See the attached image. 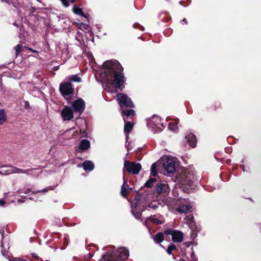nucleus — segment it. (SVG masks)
<instances>
[{
	"mask_svg": "<svg viewBox=\"0 0 261 261\" xmlns=\"http://www.w3.org/2000/svg\"><path fill=\"white\" fill-rule=\"evenodd\" d=\"M105 68L103 72V83L108 92H112L110 86H114L119 89L124 83V76L122 73V67L117 61H108L103 63Z\"/></svg>",
	"mask_w": 261,
	"mask_h": 261,
	"instance_id": "obj_1",
	"label": "nucleus"
},
{
	"mask_svg": "<svg viewBox=\"0 0 261 261\" xmlns=\"http://www.w3.org/2000/svg\"><path fill=\"white\" fill-rule=\"evenodd\" d=\"M129 256V252L125 248L121 247L114 250H109L103 254L100 261H124Z\"/></svg>",
	"mask_w": 261,
	"mask_h": 261,
	"instance_id": "obj_2",
	"label": "nucleus"
},
{
	"mask_svg": "<svg viewBox=\"0 0 261 261\" xmlns=\"http://www.w3.org/2000/svg\"><path fill=\"white\" fill-rule=\"evenodd\" d=\"M13 173H26L28 175H35L36 169L23 170L15 166L6 165H3L0 166V175H8Z\"/></svg>",
	"mask_w": 261,
	"mask_h": 261,
	"instance_id": "obj_3",
	"label": "nucleus"
},
{
	"mask_svg": "<svg viewBox=\"0 0 261 261\" xmlns=\"http://www.w3.org/2000/svg\"><path fill=\"white\" fill-rule=\"evenodd\" d=\"M193 178L194 173L193 171L186 169L178 177L177 180L182 186L192 189L194 187L193 181Z\"/></svg>",
	"mask_w": 261,
	"mask_h": 261,
	"instance_id": "obj_4",
	"label": "nucleus"
},
{
	"mask_svg": "<svg viewBox=\"0 0 261 261\" xmlns=\"http://www.w3.org/2000/svg\"><path fill=\"white\" fill-rule=\"evenodd\" d=\"M147 127L153 133H159L163 130L164 126L161 119L158 116H152L147 123Z\"/></svg>",
	"mask_w": 261,
	"mask_h": 261,
	"instance_id": "obj_5",
	"label": "nucleus"
},
{
	"mask_svg": "<svg viewBox=\"0 0 261 261\" xmlns=\"http://www.w3.org/2000/svg\"><path fill=\"white\" fill-rule=\"evenodd\" d=\"M60 91L64 97L69 102L74 92L72 84L68 82L61 83L60 85Z\"/></svg>",
	"mask_w": 261,
	"mask_h": 261,
	"instance_id": "obj_6",
	"label": "nucleus"
},
{
	"mask_svg": "<svg viewBox=\"0 0 261 261\" xmlns=\"http://www.w3.org/2000/svg\"><path fill=\"white\" fill-rule=\"evenodd\" d=\"M116 99L118 101L121 109L124 107L134 108V105L130 98L124 93H119L116 96Z\"/></svg>",
	"mask_w": 261,
	"mask_h": 261,
	"instance_id": "obj_7",
	"label": "nucleus"
},
{
	"mask_svg": "<svg viewBox=\"0 0 261 261\" xmlns=\"http://www.w3.org/2000/svg\"><path fill=\"white\" fill-rule=\"evenodd\" d=\"M176 163V158L169 156L166 158L163 166L167 172L171 173L175 171Z\"/></svg>",
	"mask_w": 261,
	"mask_h": 261,
	"instance_id": "obj_8",
	"label": "nucleus"
},
{
	"mask_svg": "<svg viewBox=\"0 0 261 261\" xmlns=\"http://www.w3.org/2000/svg\"><path fill=\"white\" fill-rule=\"evenodd\" d=\"M124 168L130 173L138 174L142 168L140 163L124 160Z\"/></svg>",
	"mask_w": 261,
	"mask_h": 261,
	"instance_id": "obj_9",
	"label": "nucleus"
},
{
	"mask_svg": "<svg viewBox=\"0 0 261 261\" xmlns=\"http://www.w3.org/2000/svg\"><path fill=\"white\" fill-rule=\"evenodd\" d=\"M165 233L168 235H171L172 241L174 242L180 243L183 241V233L181 231L170 229L165 230Z\"/></svg>",
	"mask_w": 261,
	"mask_h": 261,
	"instance_id": "obj_10",
	"label": "nucleus"
},
{
	"mask_svg": "<svg viewBox=\"0 0 261 261\" xmlns=\"http://www.w3.org/2000/svg\"><path fill=\"white\" fill-rule=\"evenodd\" d=\"M61 115L63 121L71 120L73 118V113L71 108L65 106L61 112Z\"/></svg>",
	"mask_w": 261,
	"mask_h": 261,
	"instance_id": "obj_11",
	"label": "nucleus"
},
{
	"mask_svg": "<svg viewBox=\"0 0 261 261\" xmlns=\"http://www.w3.org/2000/svg\"><path fill=\"white\" fill-rule=\"evenodd\" d=\"M72 106L75 112L81 114L85 109V103L82 98H79L73 102Z\"/></svg>",
	"mask_w": 261,
	"mask_h": 261,
	"instance_id": "obj_12",
	"label": "nucleus"
},
{
	"mask_svg": "<svg viewBox=\"0 0 261 261\" xmlns=\"http://www.w3.org/2000/svg\"><path fill=\"white\" fill-rule=\"evenodd\" d=\"M185 139L190 146L195 147L197 143L196 136L193 133H189L185 137Z\"/></svg>",
	"mask_w": 261,
	"mask_h": 261,
	"instance_id": "obj_13",
	"label": "nucleus"
},
{
	"mask_svg": "<svg viewBox=\"0 0 261 261\" xmlns=\"http://www.w3.org/2000/svg\"><path fill=\"white\" fill-rule=\"evenodd\" d=\"M82 166L83 167L84 170L85 171H91L93 170L94 168V164L93 163V162H92L90 161H86L83 162V163L82 165H77L78 167H81Z\"/></svg>",
	"mask_w": 261,
	"mask_h": 261,
	"instance_id": "obj_14",
	"label": "nucleus"
},
{
	"mask_svg": "<svg viewBox=\"0 0 261 261\" xmlns=\"http://www.w3.org/2000/svg\"><path fill=\"white\" fill-rule=\"evenodd\" d=\"M176 211L180 213H188L192 211V206L190 204H181L176 208Z\"/></svg>",
	"mask_w": 261,
	"mask_h": 261,
	"instance_id": "obj_15",
	"label": "nucleus"
},
{
	"mask_svg": "<svg viewBox=\"0 0 261 261\" xmlns=\"http://www.w3.org/2000/svg\"><path fill=\"white\" fill-rule=\"evenodd\" d=\"M156 191L159 194L166 193L168 191V186L165 182H159L156 185Z\"/></svg>",
	"mask_w": 261,
	"mask_h": 261,
	"instance_id": "obj_16",
	"label": "nucleus"
},
{
	"mask_svg": "<svg viewBox=\"0 0 261 261\" xmlns=\"http://www.w3.org/2000/svg\"><path fill=\"white\" fill-rule=\"evenodd\" d=\"M134 124L130 121L127 122L125 123L124 131L126 136V140L127 142L128 138V135L130 132V130L133 129Z\"/></svg>",
	"mask_w": 261,
	"mask_h": 261,
	"instance_id": "obj_17",
	"label": "nucleus"
},
{
	"mask_svg": "<svg viewBox=\"0 0 261 261\" xmlns=\"http://www.w3.org/2000/svg\"><path fill=\"white\" fill-rule=\"evenodd\" d=\"M90 143L89 141L86 139L82 140L79 144V149L82 151L88 149L90 147Z\"/></svg>",
	"mask_w": 261,
	"mask_h": 261,
	"instance_id": "obj_18",
	"label": "nucleus"
},
{
	"mask_svg": "<svg viewBox=\"0 0 261 261\" xmlns=\"http://www.w3.org/2000/svg\"><path fill=\"white\" fill-rule=\"evenodd\" d=\"M122 115L123 117L124 121H125V117H128L129 116H133L135 114V112L133 110L130 109L128 110H125L124 108L121 109Z\"/></svg>",
	"mask_w": 261,
	"mask_h": 261,
	"instance_id": "obj_19",
	"label": "nucleus"
},
{
	"mask_svg": "<svg viewBox=\"0 0 261 261\" xmlns=\"http://www.w3.org/2000/svg\"><path fill=\"white\" fill-rule=\"evenodd\" d=\"M128 186L126 183L125 182L123 183L121 187V195L123 197H126L127 195V190H128Z\"/></svg>",
	"mask_w": 261,
	"mask_h": 261,
	"instance_id": "obj_20",
	"label": "nucleus"
},
{
	"mask_svg": "<svg viewBox=\"0 0 261 261\" xmlns=\"http://www.w3.org/2000/svg\"><path fill=\"white\" fill-rule=\"evenodd\" d=\"M72 11L74 13L86 18V15L83 13L82 9L81 8L77 7L76 6H74L72 8Z\"/></svg>",
	"mask_w": 261,
	"mask_h": 261,
	"instance_id": "obj_21",
	"label": "nucleus"
},
{
	"mask_svg": "<svg viewBox=\"0 0 261 261\" xmlns=\"http://www.w3.org/2000/svg\"><path fill=\"white\" fill-rule=\"evenodd\" d=\"M155 243H161L164 240V236L162 233L158 232L153 238Z\"/></svg>",
	"mask_w": 261,
	"mask_h": 261,
	"instance_id": "obj_22",
	"label": "nucleus"
},
{
	"mask_svg": "<svg viewBox=\"0 0 261 261\" xmlns=\"http://www.w3.org/2000/svg\"><path fill=\"white\" fill-rule=\"evenodd\" d=\"M7 119L6 114L3 109L0 110V125L3 124Z\"/></svg>",
	"mask_w": 261,
	"mask_h": 261,
	"instance_id": "obj_23",
	"label": "nucleus"
},
{
	"mask_svg": "<svg viewBox=\"0 0 261 261\" xmlns=\"http://www.w3.org/2000/svg\"><path fill=\"white\" fill-rule=\"evenodd\" d=\"M138 205L139 203L137 201L135 203V210H133L132 213L133 214V215L135 217L136 219H139L141 218V214L140 212H136V213H135V211L138 210Z\"/></svg>",
	"mask_w": 261,
	"mask_h": 261,
	"instance_id": "obj_24",
	"label": "nucleus"
},
{
	"mask_svg": "<svg viewBox=\"0 0 261 261\" xmlns=\"http://www.w3.org/2000/svg\"><path fill=\"white\" fill-rule=\"evenodd\" d=\"M69 79L72 81L76 82H81L82 81L81 79L77 76V75H71L69 76Z\"/></svg>",
	"mask_w": 261,
	"mask_h": 261,
	"instance_id": "obj_25",
	"label": "nucleus"
},
{
	"mask_svg": "<svg viewBox=\"0 0 261 261\" xmlns=\"http://www.w3.org/2000/svg\"><path fill=\"white\" fill-rule=\"evenodd\" d=\"M151 174L153 176H155L157 175L156 165L155 163H153L151 165Z\"/></svg>",
	"mask_w": 261,
	"mask_h": 261,
	"instance_id": "obj_26",
	"label": "nucleus"
},
{
	"mask_svg": "<svg viewBox=\"0 0 261 261\" xmlns=\"http://www.w3.org/2000/svg\"><path fill=\"white\" fill-rule=\"evenodd\" d=\"M155 181V178H150L148 180H147L145 182V186L146 187L151 188L152 186L153 183H154Z\"/></svg>",
	"mask_w": 261,
	"mask_h": 261,
	"instance_id": "obj_27",
	"label": "nucleus"
},
{
	"mask_svg": "<svg viewBox=\"0 0 261 261\" xmlns=\"http://www.w3.org/2000/svg\"><path fill=\"white\" fill-rule=\"evenodd\" d=\"M168 127L172 130H176L177 129V124L174 122H170L168 124Z\"/></svg>",
	"mask_w": 261,
	"mask_h": 261,
	"instance_id": "obj_28",
	"label": "nucleus"
},
{
	"mask_svg": "<svg viewBox=\"0 0 261 261\" xmlns=\"http://www.w3.org/2000/svg\"><path fill=\"white\" fill-rule=\"evenodd\" d=\"M175 249V246L173 244H171L167 249V252L168 254L170 255L172 253V251Z\"/></svg>",
	"mask_w": 261,
	"mask_h": 261,
	"instance_id": "obj_29",
	"label": "nucleus"
},
{
	"mask_svg": "<svg viewBox=\"0 0 261 261\" xmlns=\"http://www.w3.org/2000/svg\"><path fill=\"white\" fill-rule=\"evenodd\" d=\"M193 219H194V217L192 215L188 216L186 218L187 223L189 225H192V223H193Z\"/></svg>",
	"mask_w": 261,
	"mask_h": 261,
	"instance_id": "obj_30",
	"label": "nucleus"
},
{
	"mask_svg": "<svg viewBox=\"0 0 261 261\" xmlns=\"http://www.w3.org/2000/svg\"><path fill=\"white\" fill-rule=\"evenodd\" d=\"M150 221L153 223H154V224H163V222L159 220L158 218H155V217H152V218H150Z\"/></svg>",
	"mask_w": 261,
	"mask_h": 261,
	"instance_id": "obj_31",
	"label": "nucleus"
},
{
	"mask_svg": "<svg viewBox=\"0 0 261 261\" xmlns=\"http://www.w3.org/2000/svg\"><path fill=\"white\" fill-rule=\"evenodd\" d=\"M79 28L82 30H88L89 29V26L87 24L82 23L79 24Z\"/></svg>",
	"mask_w": 261,
	"mask_h": 261,
	"instance_id": "obj_32",
	"label": "nucleus"
},
{
	"mask_svg": "<svg viewBox=\"0 0 261 261\" xmlns=\"http://www.w3.org/2000/svg\"><path fill=\"white\" fill-rule=\"evenodd\" d=\"M21 47H22V46L20 44H18L15 46L14 49L16 51V56H17L20 53Z\"/></svg>",
	"mask_w": 261,
	"mask_h": 261,
	"instance_id": "obj_33",
	"label": "nucleus"
},
{
	"mask_svg": "<svg viewBox=\"0 0 261 261\" xmlns=\"http://www.w3.org/2000/svg\"><path fill=\"white\" fill-rule=\"evenodd\" d=\"M61 2L62 3L63 5L65 7H67L69 6V1L68 0H60Z\"/></svg>",
	"mask_w": 261,
	"mask_h": 261,
	"instance_id": "obj_34",
	"label": "nucleus"
},
{
	"mask_svg": "<svg viewBox=\"0 0 261 261\" xmlns=\"http://www.w3.org/2000/svg\"><path fill=\"white\" fill-rule=\"evenodd\" d=\"M52 189L51 188H44V189L41 190V191H38L37 192H36L37 193V192H43V193H45V192H47L49 190H51Z\"/></svg>",
	"mask_w": 261,
	"mask_h": 261,
	"instance_id": "obj_35",
	"label": "nucleus"
},
{
	"mask_svg": "<svg viewBox=\"0 0 261 261\" xmlns=\"http://www.w3.org/2000/svg\"><path fill=\"white\" fill-rule=\"evenodd\" d=\"M13 261H28L26 259H22L21 258H15Z\"/></svg>",
	"mask_w": 261,
	"mask_h": 261,
	"instance_id": "obj_36",
	"label": "nucleus"
},
{
	"mask_svg": "<svg viewBox=\"0 0 261 261\" xmlns=\"http://www.w3.org/2000/svg\"><path fill=\"white\" fill-rule=\"evenodd\" d=\"M40 75V72L37 71L34 75L35 78H38Z\"/></svg>",
	"mask_w": 261,
	"mask_h": 261,
	"instance_id": "obj_37",
	"label": "nucleus"
},
{
	"mask_svg": "<svg viewBox=\"0 0 261 261\" xmlns=\"http://www.w3.org/2000/svg\"><path fill=\"white\" fill-rule=\"evenodd\" d=\"M6 202L4 199H0V206H3L5 204Z\"/></svg>",
	"mask_w": 261,
	"mask_h": 261,
	"instance_id": "obj_38",
	"label": "nucleus"
},
{
	"mask_svg": "<svg viewBox=\"0 0 261 261\" xmlns=\"http://www.w3.org/2000/svg\"><path fill=\"white\" fill-rule=\"evenodd\" d=\"M149 207H151L153 209H156L157 207H158V206L156 205V204H154V205H149Z\"/></svg>",
	"mask_w": 261,
	"mask_h": 261,
	"instance_id": "obj_39",
	"label": "nucleus"
},
{
	"mask_svg": "<svg viewBox=\"0 0 261 261\" xmlns=\"http://www.w3.org/2000/svg\"><path fill=\"white\" fill-rule=\"evenodd\" d=\"M31 191V189L28 188L24 192H23V193L25 194H28V193H29Z\"/></svg>",
	"mask_w": 261,
	"mask_h": 261,
	"instance_id": "obj_40",
	"label": "nucleus"
},
{
	"mask_svg": "<svg viewBox=\"0 0 261 261\" xmlns=\"http://www.w3.org/2000/svg\"><path fill=\"white\" fill-rule=\"evenodd\" d=\"M28 49H29V50H30V51H31L33 53H36L38 52L36 50H34L33 49H32L31 48H29Z\"/></svg>",
	"mask_w": 261,
	"mask_h": 261,
	"instance_id": "obj_41",
	"label": "nucleus"
},
{
	"mask_svg": "<svg viewBox=\"0 0 261 261\" xmlns=\"http://www.w3.org/2000/svg\"><path fill=\"white\" fill-rule=\"evenodd\" d=\"M92 256L93 255H92V254L91 253H88L87 254V257H88V258H91L92 257Z\"/></svg>",
	"mask_w": 261,
	"mask_h": 261,
	"instance_id": "obj_42",
	"label": "nucleus"
},
{
	"mask_svg": "<svg viewBox=\"0 0 261 261\" xmlns=\"http://www.w3.org/2000/svg\"><path fill=\"white\" fill-rule=\"evenodd\" d=\"M0 1L2 2H6V3H8V4H10V3L8 0H0Z\"/></svg>",
	"mask_w": 261,
	"mask_h": 261,
	"instance_id": "obj_43",
	"label": "nucleus"
},
{
	"mask_svg": "<svg viewBox=\"0 0 261 261\" xmlns=\"http://www.w3.org/2000/svg\"><path fill=\"white\" fill-rule=\"evenodd\" d=\"M126 143L127 142L126 141ZM125 145L126 146L127 150L128 151L130 149V147H129L128 145H126V144H125Z\"/></svg>",
	"mask_w": 261,
	"mask_h": 261,
	"instance_id": "obj_44",
	"label": "nucleus"
},
{
	"mask_svg": "<svg viewBox=\"0 0 261 261\" xmlns=\"http://www.w3.org/2000/svg\"><path fill=\"white\" fill-rule=\"evenodd\" d=\"M241 167H242V170L244 171V165H242Z\"/></svg>",
	"mask_w": 261,
	"mask_h": 261,
	"instance_id": "obj_45",
	"label": "nucleus"
},
{
	"mask_svg": "<svg viewBox=\"0 0 261 261\" xmlns=\"http://www.w3.org/2000/svg\"><path fill=\"white\" fill-rule=\"evenodd\" d=\"M75 1V0H70V2H71V3H73Z\"/></svg>",
	"mask_w": 261,
	"mask_h": 261,
	"instance_id": "obj_46",
	"label": "nucleus"
},
{
	"mask_svg": "<svg viewBox=\"0 0 261 261\" xmlns=\"http://www.w3.org/2000/svg\"><path fill=\"white\" fill-rule=\"evenodd\" d=\"M179 261H186V260H184V259H180Z\"/></svg>",
	"mask_w": 261,
	"mask_h": 261,
	"instance_id": "obj_47",
	"label": "nucleus"
},
{
	"mask_svg": "<svg viewBox=\"0 0 261 261\" xmlns=\"http://www.w3.org/2000/svg\"><path fill=\"white\" fill-rule=\"evenodd\" d=\"M183 21H185L186 22V19L185 18L182 20Z\"/></svg>",
	"mask_w": 261,
	"mask_h": 261,
	"instance_id": "obj_48",
	"label": "nucleus"
},
{
	"mask_svg": "<svg viewBox=\"0 0 261 261\" xmlns=\"http://www.w3.org/2000/svg\"><path fill=\"white\" fill-rule=\"evenodd\" d=\"M144 210H145V208H144V207H143V208L142 209V211H143Z\"/></svg>",
	"mask_w": 261,
	"mask_h": 261,
	"instance_id": "obj_49",
	"label": "nucleus"
},
{
	"mask_svg": "<svg viewBox=\"0 0 261 261\" xmlns=\"http://www.w3.org/2000/svg\"><path fill=\"white\" fill-rule=\"evenodd\" d=\"M193 261H197V260H195V259H194V260H193Z\"/></svg>",
	"mask_w": 261,
	"mask_h": 261,
	"instance_id": "obj_50",
	"label": "nucleus"
}]
</instances>
